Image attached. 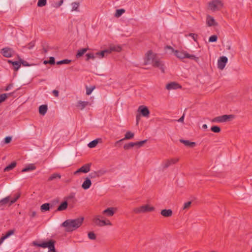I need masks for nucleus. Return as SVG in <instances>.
<instances>
[{
  "instance_id": "e2e57ef3",
  "label": "nucleus",
  "mask_w": 252,
  "mask_h": 252,
  "mask_svg": "<svg viewBox=\"0 0 252 252\" xmlns=\"http://www.w3.org/2000/svg\"><path fill=\"white\" fill-rule=\"evenodd\" d=\"M184 115H183L179 120L178 122H183L184 121Z\"/></svg>"
},
{
  "instance_id": "a211bd4d",
  "label": "nucleus",
  "mask_w": 252,
  "mask_h": 252,
  "mask_svg": "<svg viewBox=\"0 0 252 252\" xmlns=\"http://www.w3.org/2000/svg\"><path fill=\"white\" fill-rule=\"evenodd\" d=\"M134 137V133L131 132V131H127L126 132L125 135V137L123 138V139H122L119 141H117L116 143H115V145H116L117 144L119 143V142L124 140H126V139H132L133 137Z\"/></svg>"
},
{
  "instance_id": "393cba45",
  "label": "nucleus",
  "mask_w": 252,
  "mask_h": 252,
  "mask_svg": "<svg viewBox=\"0 0 252 252\" xmlns=\"http://www.w3.org/2000/svg\"><path fill=\"white\" fill-rule=\"evenodd\" d=\"M48 110V106L47 105H42L39 107V112L41 115H44L47 112Z\"/></svg>"
},
{
  "instance_id": "49530a36",
  "label": "nucleus",
  "mask_w": 252,
  "mask_h": 252,
  "mask_svg": "<svg viewBox=\"0 0 252 252\" xmlns=\"http://www.w3.org/2000/svg\"><path fill=\"white\" fill-rule=\"evenodd\" d=\"M94 88H95L94 86L91 87V88H89V87H86V94L90 95L92 93L94 89Z\"/></svg>"
},
{
  "instance_id": "423d86ee",
  "label": "nucleus",
  "mask_w": 252,
  "mask_h": 252,
  "mask_svg": "<svg viewBox=\"0 0 252 252\" xmlns=\"http://www.w3.org/2000/svg\"><path fill=\"white\" fill-rule=\"evenodd\" d=\"M234 118L233 115H224L218 116L214 118L212 120L213 122L223 123L229 121Z\"/></svg>"
},
{
  "instance_id": "ea45409f",
  "label": "nucleus",
  "mask_w": 252,
  "mask_h": 252,
  "mask_svg": "<svg viewBox=\"0 0 252 252\" xmlns=\"http://www.w3.org/2000/svg\"><path fill=\"white\" fill-rule=\"evenodd\" d=\"M211 130L215 133H219L221 130L220 128L217 126H212L211 128Z\"/></svg>"
},
{
  "instance_id": "9d476101",
  "label": "nucleus",
  "mask_w": 252,
  "mask_h": 252,
  "mask_svg": "<svg viewBox=\"0 0 252 252\" xmlns=\"http://www.w3.org/2000/svg\"><path fill=\"white\" fill-rule=\"evenodd\" d=\"M13 50L9 47L3 48L1 50L0 53L6 58H10L12 57Z\"/></svg>"
},
{
  "instance_id": "1a4fd4ad",
  "label": "nucleus",
  "mask_w": 252,
  "mask_h": 252,
  "mask_svg": "<svg viewBox=\"0 0 252 252\" xmlns=\"http://www.w3.org/2000/svg\"><path fill=\"white\" fill-rule=\"evenodd\" d=\"M101 218H102L101 215L94 216L92 220L93 222L96 226L99 227L103 226L104 221L103 220H101Z\"/></svg>"
},
{
  "instance_id": "9b49d317",
  "label": "nucleus",
  "mask_w": 252,
  "mask_h": 252,
  "mask_svg": "<svg viewBox=\"0 0 252 252\" xmlns=\"http://www.w3.org/2000/svg\"><path fill=\"white\" fill-rule=\"evenodd\" d=\"M138 111L141 114L145 117H149L150 115V111L147 107L144 105H141L138 108Z\"/></svg>"
},
{
  "instance_id": "de8ad7c7",
  "label": "nucleus",
  "mask_w": 252,
  "mask_h": 252,
  "mask_svg": "<svg viewBox=\"0 0 252 252\" xmlns=\"http://www.w3.org/2000/svg\"><path fill=\"white\" fill-rule=\"evenodd\" d=\"M191 201H188L187 202H186L184 205L183 210H186V209H189L191 206Z\"/></svg>"
},
{
  "instance_id": "4c0bfd02",
  "label": "nucleus",
  "mask_w": 252,
  "mask_h": 252,
  "mask_svg": "<svg viewBox=\"0 0 252 252\" xmlns=\"http://www.w3.org/2000/svg\"><path fill=\"white\" fill-rule=\"evenodd\" d=\"M187 57L186 58H189L190 60H194L196 62H198L199 60V58L198 57H195L193 55H190L188 53V54H186Z\"/></svg>"
},
{
  "instance_id": "aec40b11",
  "label": "nucleus",
  "mask_w": 252,
  "mask_h": 252,
  "mask_svg": "<svg viewBox=\"0 0 252 252\" xmlns=\"http://www.w3.org/2000/svg\"><path fill=\"white\" fill-rule=\"evenodd\" d=\"M92 182L88 178H87L85 181L83 182L82 185V188L84 189H88L91 186Z\"/></svg>"
},
{
  "instance_id": "39448f33",
  "label": "nucleus",
  "mask_w": 252,
  "mask_h": 252,
  "mask_svg": "<svg viewBox=\"0 0 252 252\" xmlns=\"http://www.w3.org/2000/svg\"><path fill=\"white\" fill-rule=\"evenodd\" d=\"M155 208L150 206L149 205H142L139 207L135 208L133 209V212L135 214H140L146 212H150L154 211Z\"/></svg>"
},
{
  "instance_id": "c756f323",
  "label": "nucleus",
  "mask_w": 252,
  "mask_h": 252,
  "mask_svg": "<svg viewBox=\"0 0 252 252\" xmlns=\"http://www.w3.org/2000/svg\"><path fill=\"white\" fill-rule=\"evenodd\" d=\"M30 76V73H24L22 75L21 80L22 83H24V84L26 83L28 84L30 83V81L27 82V78L28 77Z\"/></svg>"
},
{
  "instance_id": "f704fd0d",
  "label": "nucleus",
  "mask_w": 252,
  "mask_h": 252,
  "mask_svg": "<svg viewBox=\"0 0 252 252\" xmlns=\"http://www.w3.org/2000/svg\"><path fill=\"white\" fill-rule=\"evenodd\" d=\"M125 12V10L124 9H120L116 10V13L115 14V16L116 17H120L123 13Z\"/></svg>"
},
{
  "instance_id": "864d4df0",
  "label": "nucleus",
  "mask_w": 252,
  "mask_h": 252,
  "mask_svg": "<svg viewBox=\"0 0 252 252\" xmlns=\"http://www.w3.org/2000/svg\"><path fill=\"white\" fill-rule=\"evenodd\" d=\"M189 36L192 38L195 41H197L198 38V35L195 33H190L189 34Z\"/></svg>"
},
{
  "instance_id": "f257e3e1",
  "label": "nucleus",
  "mask_w": 252,
  "mask_h": 252,
  "mask_svg": "<svg viewBox=\"0 0 252 252\" xmlns=\"http://www.w3.org/2000/svg\"><path fill=\"white\" fill-rule=\"evenodd\" d=\"M84 220V217H79L74 220L68 219L64 221L62 225L65 228L66 232H72L82 225Z\"/></svg>"
},
{
  "instance_id": "a878e982",
  "label": "nucleus",
  "mask_w": 252,
  "mask_h": 252,
  "mask_svg": "<svg viewBox=\"0 0 252 252\" xmlns=\"http://www.w3.org/2000/svg\"><path fill=\"white\" fill-rule=\"evenodd\" d=\"M16 164L17 163H16V161L12 162L10 164L6 166L4 168L3 171L7 172V171L12 170L14 167H15V166H16Z\"/></svg>"
},
{
  "instance_id": "3c124183",
  "label": "nucleus",
  "mask_w": 252,
  "mask_h": 252,
  "mask_svg": "<svg viewBox=\"0 0 252 252\" xmlns=\"http://www.w3.org/2000/svg\"><path fill=\"white\" fill-rule=\"evenodd\" d=\"M97 173V177H99L100 176H101L105 174L106 173V171L104 170H100L97 171H96Z\"/></svg>"
},
{
  "instance_id": "37998d69",
  "label": "nucleus",
  "mask_w": 252,
  "mask_h": 252,
  "mask_svg": "<svg viewBox=\"0 0 252 252\" xmlns=\"http://www.w3.org/2000/svg\"><path fill=\"white\" fill-rule=\"evenodd\" d=\"M71 60L68 59L63 60L60 61H59L57 63V64H69L71 63Z\"/></svg>"
},
{
  "instance_id": "c03bdc74",
  "label": "nucleus",
  "mask_w": 252,
  "mask_h": 252,
  "mask_svg": "<svg viewBox=\"0 0 252 252\" xmlns=\"http://www.w3.org/2000/svg\"><path fill=\"white\" fill-rule=\"evenodd\" d=\"M88 237L91 240H95L96 239V235L94 234V233L93 231L89 232L88 233Z\"/></svg>"
},
{
  "instance_id": "6e6552de",
  "label": "nucleus",
  "mask_w": 252,
  "mask_h": 252,
  "mask_svg": "<svg viewBox=\"0 0 252 252\" xmlns=\"http://www.w3.org/2000/svg\"><path fill=\"white\" fill-rule=\"evenodd\" d=\"M179 160V158H172L166 159L163 162V168H167L172 164L176 163Z\"/></svg>"
},
{
  "instance_id": "7ed1b4c3",
  "label": "nucleus",
  "mask_w": 252,
  "mask_h": 252,
  "mask_svg": "<svg viewBox=\"0 0 252 252\" xmlns=\"http://www.w3.org/2000/svg\"><path fill=\"white\" fill-rule=\"evenodd\" d=\"M55 241L50 240L48 242H43L41 243H38L37 241H34L32 242V245L43 248H48L49 249L48 252H57L55 248Z\"/></svg>"
},
{
  "instance_id": "412c9836",
  "label": "nucleus",
  "mask_w": 252,
  "mask_h": 252,
  "mask_svg": "<svg viewBox=\"0 0 252 252\" xmlns=\"http://www.w3.org/2000/svg\"><path fill=\"white\" fill-rule=\"evenodd\" d=\"M207 24L209 27L215 26L217 25V23L215 22L214 19L209 15L207 17Z\"/></svg>"
},
{
  "instance_id": "13d9d810",
  "label": "nucleus",
  "mask_w": 252,
  "mask_h": 252,
  "mask_svg": "<svg viewBox=\"0 0 252 252\" xmlns=\"http://www.w3.org/2000/svg\"><path fill=\"white\" fill-rule=\"evenodd\" d=\"M104 221L103 226L105 225H112L111 222L109 220H103Z\"/></svg>"
},
{
  "instance_id": "2eb2a0df",
  "label": "nucleus",
  "mask_w": 252,
  "mask_h": 252,
  "mask_svg": "<svg viewBox=\"0 0 252 252\" xmlns=\"http://www.w3.org/2000/svg\"><path fill=\"white\" fill-rule=\"evenodd\" d=\"M181 88L182 86L179 84L175 82H172L170 83H168L166 86V89L168 90L172 89L175 90Z\"/></svg>"
},
{
  "instance_id": "680f3d73",
  "label": "nucleus",
  "mask_w": 252,
  "mask_h": 252,
  "mask_svg": "<svg viewBox=\"0 0 252 252\" xmlns=\"http://www.w3.org/2000/svg\"><path fill=\"white\" fill-rule=\"evenodd\" d=\"M12 87V84H8L4 89L5 91H8Z\"/></svg>"
},
{
  "instance_id": "20e7f679",
  "label": "nucleus",
  "mask_w": 252,
  "mask_h": 252,
  "mask_svg": "<svg viewBox=\"0 0 252 252\" xmlns=\"http://www.w3.org/2000/svg\"><path fill=\"white\" fill-rule=\"evenodd\" d=\"M223 4L220 0H212L208 3V8L213 11L220 10Z\"/></svg>"
},
{
  "instance_id": "cd10ccee",
  "label": "nucleus",
  "mask_w": 252,
  "mask_h": 252,
  "mask_svg": "<svg viewBox=\"0 0 252 252\" xmlns=\"http://www.w3.org/2000/svg\"><path fill=\"white\" fill-rule=\"evenodd\" d=\"M101 140H102L101 138H98V139H95V140L91 141V142H90L88 144V146H89V147H90L91 148H94L97 145L99 141H101Z\"/></svg>"
},
{
  "instance_id": "bb28decb",
  "label": "nucleus",
  "mask_w": 252,
  "mask_h": 252,
  "mask_svg": "<svg viewBox=\"0 0 252 252\" xmlns=\"http://www.w3.org/2000/svg\"><path fill=\"white\" fill-rule=\"evenodd\" d=\"M67 202L65 201L63 202L58 207L57 211H61L63 210H65L67 207Z\"/></svg>"
},
{
  "instance_id": "79ce46f5",
  "label": "nucleus",
  "mask_w": 252,
  "mask_h": 252,
  "mask_svg": "<svg viewBox=\"0 0 252 252\" xmlns=\"http://www.w3.org/2000/svg\"><path fill=\"white\" fill-rule=\"evenodd\" d=\"M56 178H61V175L57 173L53 174L49 178L48 180L52 181Z\"/></svg>"
},
{
  "instance_id": "4d7b16f0",
  "label": "nucleus",
  "mask_w": 252,
  "mask_h": 252,
  "mask_svg": "<svg viewBox=\"0 0 252 252\" xmlns=\"http://www.w3.org/2000/svg\"><path fill=\"white\" fill-rule=\"evenodd\" d=\"M48 62L50 64H54L55 63V58L53 57H50L49 60L48 61Z\"/></svg>"
},
{
  "instance_id": "5fc2aeb1",
  "label": "nucleus",
  "mask_w": 252,
  "mask_h": 252,
  "mask_svg": "<svg viewBox=\"0 0 252 252\" xmlns=\"http://www.w3.org/2000/svg\"><path fill=\"white\" fill-rule=\"evenodd\" d=\"M12 140V137L11 136H6L4 140V143L5 144H9Z\"/></svg>"
},
{
  "instance_id": "b1692460",
  "label": "nucleus",
  "mask_w": 252,
  "mask_h": 252,
  "mask_svg": "<svg viewBox=\"0 0 252 252\" xmlns=\"http://www.w3.org/2000/svg\"><path fill=\"white\" fill-rule=\"evenodd\" d=\"M88 50V48H82L78 50L76 55V58L78 59L82 57Z\"/></svg>"
},
{
  "instance_id": "bf43d9fd",
  "label": "nucleus",
  "mask_w": 252,
  "mask_h": 252,
  "mask_svg": "<svg viewBox=\"0 0 252 252\" xmlns=\"http://www.w3.org/2000/svg\"><path fill=\"white\" fill-rule=\"evenodd\" d=\"M89 176H90V178H94L97 177L96 172L95 171V172H94L91 173L89 175Z\"/></svg>"
},
{
  "instance_id": "052dcab7",
  "label": "nucleus",
  "mask_w": 252,
  "mask_h": 252,
  "mask_svg": "<svg viewBox=\"0 0 252 252\" xmlns=\"http://www.w3.org/2000/svg\"><path fill=\"white\" fill-rule=\"evenodd\" d=\"M53 94H54V95L56 97H58L59 96V91H57V90H54L53 91Z\"/></svg>"
},
{
  "instance_id": "69168bd1",
  "label": "nucleus",
  "mask_w": 252,
  "mask_h": 252,
  "mask_svg": "<svg viewBox=\"0 0 252 252\" xmlns=\"http://www.w3.org/2000/svg\"><path fill=\"white\" fill-rule=\"evenodd\" d=\"M63 0H61L58 3V6H60L63 3Z\"/></svg>"
},
{
  "instance_id": "c85d7f7f",
  "label": "nucleus",
  "mask_w": 252,
  "mask_h": 252,
  "mask_svg": "<svg viewBox=\"0 0 252 252\" xmlns=\"http://www.w3.org/2000/svg\"><path fill=\"white\" fill-rule=\"evenodd\" d=\"M89 104V102L88 101H79L78 102V104L77 106L80 108L81 110L83 109L87 105Z\"/></svg>"
},
{
  "instance_id": "5701e85b",
  "label": "nucleus",
  "mask_w": 252,
  "mask_h": 252,
  "mask_svg": "<svg viewBox=\"0 0 252 252\" xmlns=\"http://www.w3.org/2000/svg\"><path fill=\"white\" fill-rule=\"evenodd\" d=\"M180 142L183 143L185 146L190 147H193L196 145V143L194 142H190L188 140L180 139Z\"/></svg>"
},
{
  "instance_id": "7c9ffc66",
  "label": "nucleus",
  "mask_w": 252,
  "mask_h": 252,
  "mask_svg": "<svg viewBox=\"0 0 252 252\" xmlns=\"http://www.w3.org/2000/svg\"><path fill=\"white\" fill-rule=\"evenodd\" d=\"M108 54V52L107 51V49L102 51L101 52H97L95 54L96 56L100 57V58H103L104 57L107 56Z\"/></svg>"
},
{
  "instance_id": "72a5a7b5",
  "label": "nucleus",
  "mask_w": 252,
  "mask_h": 252,
  "mask_svg": "<svg viewBox=\"0 0 252 252\" xmlns=\"http://www.w3.org/2000/svg\"><path fill=\"white\" fill-rule=\"evenodd\" d=\"M10 199V196H6V197L1 199L0 200V205H4L9 202Z\"/></svg>"
},
{
  "instance_id": "c9c22d12",
  "label": "nucleus",
  "mask_w": 252,
  "mask_h": 252,
  "mask_svg": "<svg viewBox=\"0 0 252 252\" xmlns=\"http://www.w3.org/2000/svg\"><path fill=\"white\" fill-rule=\"evenodd\" d=\"M20 193H17L16 194V196L15 197L12 199L11 200L10 199V201H9V206H11L12 204L14 203L20 197Z\"/></svg>"
},
{
  "instance_id": "dca6fc26",
  "label": "nucleus",
  "mask_w": 252,
  "mask_h": 252,
  "mask_svg": "<svg viewBox=\"0 0 252 252\" xmlns=\"http://www.w3.org/2000/svg\"><path fill=\"white\" fill-rule=\"evenodd\" d=\"M108 54H110L113 52H120L122 51V47L120 46L111 45L108 49H107Z\"/></svg>"
},
{
  "instance_id": "e433bc0d",
  "label": "nucleus",
  "mask_w": 252,
  "mask_h": 252,
  "mask_svg": "<svg viewBox=\"0 0 252 252\" xmlns=\"http://www.w3.org/2000/svg\"><path fill=\"white\" fill-rule=\"evenodd\" d=\"M20 193H17L16 194V196L15 197L12 199L11 200L10 199V201H9V206H11L12 204L14 203L20 197Z\"/></svg>"
},
{
  "instance_id": "f8f14e48",
  "label": "nucleus",
  "mask_w": 252,
  "mask_h": 252,
  "mask_svg": "<svg viewBox=\"0 0 252 252\" xmlns=\"http://www.w3.org/2000/svg\"><path fill=\"white\" fill-rule=\"evenodd\" d=\"M227 62V58L225 56L220 57L218 62V67L220 69H223Z\"/></svg>"
},
{
  "instance_id": "2f4dec72",
  "label": "nucleus",
  "mask_w": 252,
  "mask_h": 252,
  "mask_svg": "<svg viewBox=\"0 0 252 252\" xmlns=\"http://www.w3.org/2000/svg\"><path fill=\"white\" fill-rule=\"evenodd\" d=\"M40 210L41 212L49 211L50 210V204L47 203L42 204L40 207Z\"/></svg>"
},
{
  "instance_id": "0e129e2a",
  "label": "nucleus",
  "mask_w": 252,
  "mask_h": 252,
  "mask_svg": "<svg viewBox=\"0 0 252 252\" xmlns=\"http://www.w3.org/2000/svg\"><path fill=\"white\" fill-rule=\"evenodd\" d=\"M5 240L4 237L2 236L0 238V245L2 243L4 240Z\"/></svg>"
},
{
  "instance_id": "6e6d98bb",
  "label": "nucleus",
  "mask_w": 252,
  "mask_h": 252,
  "mask_svg": "<svg viewBox=\"0 0 252 252\" xmlns=\"http://www.w3.org/2000/svg\"><path fill=\"white\" fill-rule=\"evenodd\" d=\"M20 63H21V64H22L23 66H31V64H29L27 61L23 60L22 59H20Z\"/></svg>"
},
{
  "instance_id": "58836bf2",
  "label": "nucleus",
  "mask_w": 252,
  "mask_h": 252,
  "mask_svg": "<svg viewBox=\"0 0 252 252\" xmlns=\"http://www.w3.org/2000/svg\"><path fill=\"white\" fill-rule=\"evenodd\" d=\"M72 6V11H78V7L79 6V3L77 2H74L71 3Z\"/></svg>"
},
{
  "instance_id": "338daca9",
  "label": "nucleus",
  "mask_w": 252,
  "mask_h": 252,
  "mask_svg": "<svg viewBox=\"0 0 252 252\" xmlns=\"http://www.w3.org/2000/svg\"><path fill=\"white\" fill-rule=\"evenodd\" d=\"M14 94V92L13 93H8V94H7L6 96H7V98H8V97L10 96L11 95H12V94Z\"/></svg>"
},
{
  "instance_id": "774afa93",
  "label": "nucleus",
  "mask_w": 252,
  "mask_h": 252,
  "mask_svg": "<svg viewBox=\"0 0 252 252\" xmlns=\"http://www.w3.org/2000/svg\"><path fill=\"white\" fill-rule=\"evenodd\" d=\"M140 119V116H138L137 115L136 116V121H137V124L138 123V121Z\"/></svg>"
},
{
  "instance_id": "ddd939ff",
  "label": "nucleus",
  "mask_w": 252,
  "mask_h": 252,
  "mask_svg": "<svg viewBox=\"0 0 252 252\" xmlns=\"http://www.w3.org/2000/svg\"><path fill=\"white\" fill-rule=\"evenodd\" d=\"M91 163H87L83 165L81 167L78 169L75 172L74 174H76L79 172L88 173L90 170Z\"/></svg>"
},
{
  "instance_id": "8fccbe9b",
  "label": "nucleus",
  "mask_w": 252,
  "mask_h": 252,
  "mask_svg": "<svg viewBox=\"0 0 252 252\" xmlns=\"http://www.w3.org/2000/svg\"><path fill=\"white\" fill-rule=\"evenodd\" d=\"M218 37L216 35H213L211 36L209 38V42H216L217 40Z\"/></svg>"
},
{
  "instance_id": "f03ea898",
  "label": "nucleus",
  "mask_w": 252,
  "mask_h": 252,
  "mask_svg": "<svg viewBox=\"0 0 252 252\" xmlns=\"http://www.w3.org/2000/svg\"><path fill=\"white\" fill-rule=\"evenodd\" d=\"M147 60L148 61H152L153 66L159 67L163 73L164 72L163 64L156 58V55L154 54L151 50L149 51L147 54Z\"/></svg>"
},
{
  "instance_id": "6ab92c4d",
  "label": "nucleus",
  "mask_w": 252,
  "mask_h": 252,
  "mask_svg": "<svg viewBox=\"0 0 252 252\" xmlns=\"http://www.w3.org/2000/svg\"><path fill=\"white\" fill-rule=\"evenodd\" d=\"M160 214L164 217H169L172 215L173 212L171 209H163L161 210Z\"/></svg>"
},
{
  "instance_id": "473e14b6",
  "label": "nucleus",
  "mask_w": 252,
  "mask_h": 252,
  "mask_svg": "<svg viewBox=\"0 0 252 252\" xmlns=\"http://www.w3.org/2000/svg\"><path fill=\"white\" fill-rule=\"evenodd\" d=\"M15 231V230L14 229L9 230L8 231H7L5 234H2V236L4 237L5 239H6L11 235L14 234Z\"/></svg>"
},
{
  "instance_id": "4468645a",
  "label": "nucleus",
  "mask_w": 252,
  "mask_h": 252,
  "mask_svg": "<svg viewBox=\"0 0 252 252\" xmlns=\"http://www.w3.org/2000/svg\"><path fill=\"white\" fill-rule=\"evenodd\" d=\"M117 209L113 207L108 208L102 212V214L107 217H112L115 214Z\"/></svg>"
},
{
  "instance_id": "f3484780",
  "label": "nucleus",
  "mask_w": 252,
  "mask_h": 252,
  "mask_svg": "<svg viewBox=\"0 0 252 252\" xmlns=\"http://www.w3.org/2000/svg\"><path fill=\"white\" fill-rule=\"evenodd\" d=\"M8 63L12 65L13 69L15 71H17L21 65V63H20V61H12L11 60H8Z\"/></svg>"
},
{
  "instance_id": "4be33fe9",
  "label": "nucleus",
  "mask_w": 252,
  "mask_h": 252,
  "mask_svg": "<svg viewBox=\"0 0 252 252\" xmlns=\"http://www.w3.org/2000/svg\"><path fill=\"white\" fill-rule=\"evenodd\" d=\"M186 54H188V53L185 51H175V55L177 56V57L181 59L186 58Z\"/></svg>"
},
{
  "instance_id": "09e8293b",
  "label": "nucleus",
  "mask_w": 252,
  "mask_h": 252,
  "mask_svg": "<svg viewBox=\"0 0 252 252\" xmlns=\"http://www.w3.org/2000/svg\"><path fill=\"white\" fill-rule=\"evenodd\" d=\"M7 94H0V103L4 102L7 98Z\"/></svg>"
},
{
  "instance_id": "603ef678",
  "label": "nucleus",
  "mask_w": 252,
  "mask_h": 252,
  "mask_svg": "<svg viewBox=\"0 0 252 252\" xmlns=\"http://www.w3.org/2000/svg\"><path fill=\"white\" fill-rule=\"evenodd\" d=\"M32 170V164H29L27 167L24 168L22 170V172Z\"/></svg>"
},
{
  "instance_id": "a19ab883",
  "label": "nucleus",
  "mask_w": 252,
  "mask_h": 252,
  "mask_svg": "<svg viewBox=\"0 0 252 252\" xmlns=\"http://www.w3.org/2000/svg\"><path fill=\"white\" fill-rule=\"evenodd\" d=\"M86 61H88L90 59L94 60L95 59V56L93 53H87L86 55Z\"/></svg>"
},
{
  "instance_id": "0eeeda50",
  "label": "nucleus",
  "mask_w": 252,
  "mask_h": 252,
  "mask_svg": "<svg viewBox=\"0 0 252 252\" xmlns=\"http://www.w3.org/2000/svg\"><path fill=\"white\" fill-rule=\"evenodd\" d=\"M147 140L137 142H130L124 145V148L126 150H129L133 148L134 146H138V147L142 146L144 144L147 142Z\"/></svg>"
},
{
  "instance_id": "a18cd8bd",
  "label": "nucleus",
  "mask_w": 252,
  "mask_h": 252,
  "mask_svg": "<svg viewBox=\"0 0 252 252\" xmlns=\"http://www.w3.org/2000/svg\"><path fill=\"white\" fill-rule=\"evenodd\" d=\"M46 0H38L37 2V6L39 7H42L46 4Z\"/></svg>"
}]
</instances>
